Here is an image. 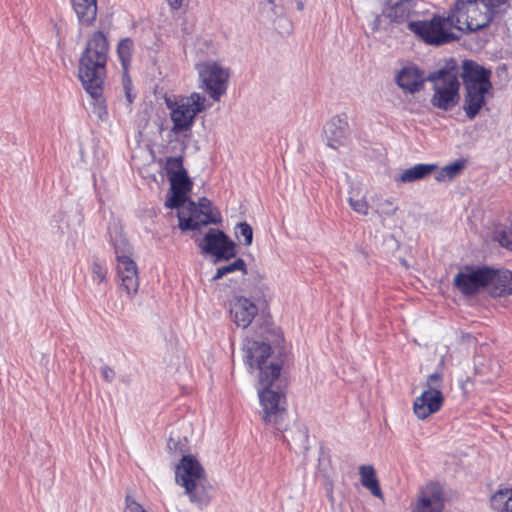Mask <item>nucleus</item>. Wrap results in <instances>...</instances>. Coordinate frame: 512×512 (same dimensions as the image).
<instances>
[{
    "label": "nucleus",
    "instance_id": "f257e3e1",
    "mask_svg": "<svg viewBox=\"0 0 512 512\" xmlns=\"http://www.w3.org/2000/svg\"><path fill=\"white\" fill-rule=\"evenodd\" d=\"M507 0H455L447 17L434 16L429 21L410 22L412 32L429 45L440 46L458 39L452 31H477L498 16Z\"/></svg>",
    "mask_w": 512,
    "mask_h": 512
},
{
    "label": "nucleus",
    "instance_id": "f03ea898",
    "mask_svg": "<svg viewBox=\"0 0 512 512\" xmlns=\"http://www.w3.org/2000/svg\"><path fill=\"white\" fill-rule=\"evenodd\" d=\"M108 52L109 44L106 35L102 31H94L88 38L78 66L79 79L93 99V113L102 120L108 115L103 98Z\"/></svg>",
    "mask_w": 512,
    "mask_h": 512
},
{
    "label": "nucleus",
    "instance_id": "7ed1b4c3",
    "mask_svg": "<svg viewBox=\"0 0 512 512\" xmlns=\"http://www.w3.org/2000/svg\"><path fill=\"white\" fill-rule=\"evenodd\" d=\"M454 287L465 296L486 292L491 296L512 294V272L487 266L465 265L453 278Z\"/></svg>",
    "mask_w": 512,
    "mask_h": 512
},
{
    "label": "nucleus",
    "instance_id": "20e7f679",
    "mask_svg": "<svg viewBox=\"0 0 512 512\" xmlns=\"http://www.w3.org/2000/svg\"><path fill=\"white\" fill-rule=\"evenodd\" d=\"M175 481L185 489L192 503L202 507L210 502L213 488L203 466L193 455H184L176 465Z\"/></svg>",
    "mask_w": 512,
    "mask_h": 512
},
{
    "label": "nucleus",
    "instance_id": "39448f33",
    "mask_svg": "<svg viewBox=\"0 0 512 512\" xmlns=\"http://www.w3.org/2000/svg\"><path fill=\"white\" fill-rule=\"evenodd\" d=\"M458 76L459 70L454 65H447L427 76V80L433 84L434 94L430 100L433 107L449 111L458 104L460 100Z\"/></svg>",
    "mask_w": 512,
    "mask_h": 512
},
{
    "label": "nucleus",
    "instance_id": "423d86ee",
    "mask_svg": "<svg viewBox=\"0 0 512 512\" xmlns=\"http://www.w3.org/2000/svg\"><path fill=\"white\" fill-rule=\"evenodd\" d=\"M206 97L198 92L189 96L172 100L165 98L166 107L169 110L172 121L171 132L175 135L186 134L194 124L196 116L205 110Z\"/></svg>",
    "mask_w": 512,
    "mask_h": 512
},
{
    "label": "nucleus",
    "instance_id": "0eeeda50",
    "mask_svg": "<svg viewBox=\"0 0 512 512\" xmlns=\"http://www.w3.org/2000/svg\"><path fill=\"white\" fill-rule=\"evenodd\" d=\"M244 361L250 369H259L261 385H271L280 376L281 365L271 362L265 365L266 359L271 355V347L265 342L252 339L245 340L243 344Z\"/></svg>",
    "mask_w": 512,
    "mask_h": 512
},
{
    "label": "nucleus",
    "instance_id": "6e6552de",
    "mask_svg": "<svg viewBox=\"0 0 512 512\" xmlns=\"http://www.w3.org/2000/svg\"><path fill=\"white\" fill-rule=\"evenodd\" d=\"M198 74L199 88L212 100L219 101L226 93L229 81V69L220 63L207 60L195 65Z\"/></svg>",
    "mask_w": 512,
    "mask_h": 512
},
{
    "label": "nucleus",
    "instance_id": "1a4fd4ad",
    "mask_svg": "<svg viewBox=\"0 0 512 512\" xmlns=\"http://www.w3.org/2000/svg\"><path fill=\"white\" fill-rule=\"evenodd\" d=\"M442 387L443 376L441 373H432L427 377L425 389L413 403V412L418 419L424 420L442 408L444 403Z\"/></svg>",
    "mask_w": 512,
    "mask_h": 512
},
{
    "label": "nucleus",
    "instance_id": "9d476101",
    "mask_svg": "<svg viewBox=\"0 0 512 512\" xmlns=\"http://www.w3.org/2000/svg\"><path fill=\"white\" fill-rule=\"evenodd\" d=\"M271 385H262L263 390L259 391V399L262 406V420L273 425L277 430L283 428V421L286 417V397L284 392L274 390Z\"/></svg>",
    "mask_w": 512,
    "mask_h": 512
},
{
    "label": "nucleus",
    "instance_id": "9b49d317",
    "mask_svg": "<svg viewBox=\"0 0 512 512\" xmlns=\"http://www.w3.org/2000/svg\"><path fill=\"white\" fill-rule=\"evenodd\" d=\"M445 506L442 486L429 482L421 487L411 503V512H443Z\"/></svg>",
    "mask_w": 512,
    "mask_h": 512
},
{
    "label": "nucleus",
    "instance_id": "f8f14e48",
    "mask_svg": "<svg viewBox=\"0 0 512 512\" xmlns=\"http://www.w3.org/2000/svg\"><path fill=\"white\" fill-rule=\"evenodd\" d=\"M231 321L242 329L248 328L254 320L258 322L260 315L259 301L245 296H235L230 301Z\"/></svg>",
    "mask_w": 512,
    "mask_h": 512
},
{
    "label": "nucleus",
    "instance_id": "ddd939ff",
    "mask_svg": "<svg viewBox=\"0 0 512 512\" xmlns=\"http://www.w3.org/2000/svg\"><path fill=\"white\" fill-rule=\"evenodd\" d=\"M202 253L216 256L217 259H229L235 256V244L220 230L211 229L199 244Z\"/></svg>",
    "mask_w": 512,
    "mask_h": 512
},
{
    "label": "nucleus",
    "instance_id": "4468645a",
    "mask_svg": "<svg viewBox=\"0 0 512 512\" xmlns=\"http://www.w3.org/2000/svg\"><path fill=\"white\" fill-rule=\"evenodd\" d=\"M178 213L179 228L182 231L197 230L202 226L216 224L221 221L220 214H206L199 211L197 205L193 201H188L186 206Z\"/></svg>",
    "mask_w": 512,
    "mask_h": 512
},
{
    "label": "nucleus",
    "instance_id": "2eb2a0df",
    "mask_svg": "<svg viewBox=\"0 0 512 512\" xmlns=\"http://www.w3.org/2000/svg\"><path fill=\"white\" fill-rule=\"evenodd\" d=\"M323 138L332 149H339L347 144L349 139V123L346 113L332 116L324 125Z\"/></svg>",
    "mask_w": 512,
    "mask_h": 512
},
{
    "label": "nucleus",
    "instance_id": "dca6fc26",
    "mask_svg": "<svg viewBox=\"0 0 512 512\" xmlns=\"http://www.w3.org/2000/svg\"><path fill=\"white\" fill-rule=\"evenodd\" d=\"M119 288L132 298L139 288L138 268L130 256H119L117 260Z\"/></svg>",
    "mask_w": 512,
    "mask_h": 512
},
{
    "label": "nucleus",
    "instance_id": "f3484780",
    "mask_svg": "<svg viewBox=\"0 0 512 512\" xmlns=\"http://www.w3.org/2000/svg\"><path fill=\"white\" fill-rule=\"evenodd\" d=\"M459 74L463 79L465 87H492V83L490 81L491 71L485 69L474 61H463L462 71Z\"/></svg>",
    "mask_w": 512,
    "mask_h": 512
},
{
    "label": "nucleus",
    "instance_id": "a211bd4d",
    "mask_svg": "<svg viewBox=\"0 0 512 512\" xmlns=\"http://www.w3.org/2000/svg\"><path fill=\"white\" fill-rule=\"evenodd\" d=\"M171 185V196L167 199L165 205L168 208H180L187 202L186 194L192 188V182L186 173L169 178Z\"/></svg>",
    "mask_w": 512,
    "mask_h": 512
},
{
    "label": "nucleus",
    "instance_id": "6ab92c4d",
    "mask_svg": "<svg viewBox=\"0 0 512 512\" xmlns=\"http://www.w3.org/2000/svg\"><path fill=\"white\" fill-rule=\"evenodd\" d=\"M491 89L492 87L484 86L465 87L466 94L463 101V110L470 120L474 119L480 112L485 104L486 94H488Z\"/></svg>",
    "mask_w": 512,
    "mask_h": 512
},
{
    "label": "nucleus",
    "instance_id": "aec40b11",
    "mask_svg": "<svg viewBox=\"0 0 512 512\" xmlns=\"http://www.w3.org/2000/svg\"><path fill=\"white\" fill-rule=\"evenodd\" d=\"M426 80L427 77L416 67H404L396 76L398 86L410 94L421 90Z\"/></svg>",
    "mask_w": 512,
    "mask_h": 512
},
{
    "label": "nucleus",
    "instance_id": "412c9836",
    "mask_svg": "<svg viewBox=\"0 0 512 512\" xmlns=\"http://www.w3.org/2000/svg\"><path fill=\"white\" fill-rule=\"evenodd\" d=\"M70 2L79 24L83 27L93 26L98 13L97 0H70Z\"/></svg>",
    "mask_w": 512,
    "mask_h": 512
},
{
    "label": "nucleus",
    "instance_id": "4be33fe9",
    "mask_svg": "<svg viewBox=\"0 0 512 512\" xmlns=\"http://www.w3.org/2000/svg\"><path fill=\"white\" fill-rule=\"evenodd\" d=\"M414 12V3L412 0H398L385 8V16H387L391 22L397 24L407 22V26H409L411 22L409 19ZM409 30L412 31L411 29Z\"/></svg>",
    "mask_w": 512,
    "mask_h": 512
},
{
    "label": "nucleus",
    "instance_id": "5701e85b",
    "mask_svg": "<svg viewBox=\"0 0 512 512\" xmlns=\"http://www.w3.org/2000/svg\"><path fill=\"white\" fill-rule=\"evenodd\" d=\"M436 164H416L402 171L396 181L401 183H411L422 180L437 170Z\"/></svg>",
    "mask_w": 512,
    "mask_h": 512
},
{
    "label": "nucleus",
    "instance_id": "b1692460",
    "mask_svg": "<svg viewBox=\"0 0 512 512\" xmlns=\"http://www.w3.org/2000/svg\"><path fill=\"white\" fill-rule=\"evenodd\" d=\"M359 475L362 486L369 490L373 496L383 499V493L374 467L372 465H361L359 467Z\"/></svg>",
    "mask_w": 512,
    "mask_h": 512
},
{
    "label": "nucleus",
    "instance_id": "393cba45",
    "mask_svg": "<svg viewBox=\"0 0 512 512\" xmlns=\"http://www.w3.org/2000/svg\"><path fill=\"white\" fill-rule=\"evenodd\" d=\"M490 505L496 512H512V488L495 492L490 498Z\"/></svg>",
    "mask_w": 512,
    "mask_h": 512
},
{
    "label": "nucleus",
    "instance_id": "a878e982",
    "mask_svg": "<svg viewBox=\"0 0 512 512\" xmlns=\"http://www.w3.org/2000/svg\"><path fill=\"white\" fill-rule=\"evenodd\" d=\"M466 161L458 159L444 167H442L435 175V179L439 182L450 181L457 177L464 169Z\"/></svg>",
    "mask_w": 512,
    "mask_h": 512
},
{
    "label": "nucleus",
    "instance_id": "bb28decb",
    "mask_svg": "<svg viewBox=\"0 0 512 512\" xmlns=\"http://www.w3.org/2000/svg\"><path fill=\"white\" fill-rule=\"evenodd\" d=\"M349 194L348 203L351 209L360 215L367 216L369 214L370 205L365 195L360 190H352Z\"/></svg>",
    "mask_w": 512,
    "mask_h": 512
},
{
    "label": "nucleus",
    "instance_id": "cd10ccee",
    "mask_svg": "<svg viewBox=\"0 0 512 512\" xmlns=\"http://www.w3.org/2000/svg\"><path fill=\"white\" fill-rule=\"evenodd\" d=\"M134 50V42L131 38L121 39L117 45V54L121 61L122 67L126 72L130 65L132 53Z\"/></svg>",
    "mask_w": 512,
    "mask_h": 512
},
{
    "label": "nucleus",
    "instance_id": "c85d7f7f",
    "mask_svg": "<svg viewBox=\"0 0 512 512\" xmlns=\"http://www.w3.org/2000/svg\"><path fill=\"white\" fill-rule=\"evenodd\" d=\"M398 210V206L395 205L392 199H380L376 204L374 213L377 214L381 219L382 226H385V216H393Z\"/></svg>",
    "mask_w": 512,
    "mask_h": 512
},
{
    "label": "nucleus",
    "instance_id": "c756f323",
    "mask_svg": "<svg viewBox=\"0 0 512 512\" xmlns=\"http://www.w3.org/2000/svg\"><path fill=\"white\" fill-rule=\"evenodd\" d=\"M235 271H240L242 275L246 274V264L243 259L238 258L233 263L219 267L213 276V280L221 279L223 276Z\"/></svg>",
    "mask_w": 512,
    "mask_h": 512
},
{
    "label": "nucleus",
    "instance_id": "7c9ffc66",
    "mask_svg": "<svg viewBox=\"0 0 512 512\" xmlns=\"http://www.w3.org/2000/svg\"><path fill=\"white\" fill-rule=\"evenodd\" d=\"M164 168L168 178H172L174 176L181 175V173L187 172L183 166V159L181 156L168 157L166 159Z\"/></svg>",
    "mask_w": 512,
    "mask_h": 512
},
{
    "label": "nucleus",
    "instance_id": "2f4dec72",
    "mask_svg": "<svg viewBox=\"0 0 512 512\" xmlns=\"http://www.w3.org/2000/svg\"><path fill=\"white\" fill-rule=\"evenodd\" d=\"M112 243L115 249L116 260L119 256H130L131 257V246L127 239L121 234H117L112 237Z\"/></svg>",
    "mask_w": 512,
    "mask_h": 512
},
{
    "label": "nucleus",
    "instance_id": "473e14b6",
    "mask_svg": "<svg viewBox=\"0 0 512 512\" xmlns=\"http://www.w3.org/2000/svg\"><path fill=\"white\" fill-rule=\"evenodd\" d=\"M496 238L502 247L512 251V221L496 232Z\"/></svg>",
    "mask_w": 512,
    "mask_h": 512
},
{
    "label": "nucleus",
    "instance_id": "72a5a7b5",
    "mask_svg": "<svg viewBox=\"0 0 512 512\" xmlns=\"http://www.w3.org/2000/svg\"><path fill=\"white\" fill-rule=\"evenodd\" d=\"M235 236L239 241H240L241 237H243L244 244L246 246L251 245L252 240H253L252 227L246 222H241V223L237 224L236 230H235Z\"/></svg>",
    "mask_w": 512,
    "mask_h": 512
},
{
    "label": "nucleus",
    "instance_id": "f704fd0d",
    "mask_svg": "<svg viewBox=\"0 0 512 512\" xmlns=\"http://www.w3.org/2000/svg\"><path fill=\"white\" fill-rule=\"evenodd\" d=\"M92 277L93 280L97 281L98 284L105 282L107 279V268L103 266L100 262H93Z\"/></svg>",
    "mask_w": 512,
    "mask_h": 512
},
{
    "label": "nucleus",
    "instance_id": "c9c22d12",
    "mask_svg": "<svg viewBox=\"0 0 512 512\" xmlns=\"http://www.w3.org/2000/svg\"><path fill=\"white\" fill-rule=\"evenodd\" d=\"M386 18L387 16H385V11L383 12L382 15H376L368 25L371 33H375L384 29L383 22Z\"/></svg>",
    "mask_w": 512,
    "mask_h": 512
},
{
    "label": "nucleus",
    "instance_id": "e433bc0d",
    "mask_svg": "<svg viewBox=\"0 0 512 512\" xmlns=\"http://www.w3.org/2000/svg\"><path fill=\"white\" fill-rule=\"evenodd\" d=\"M197 208L199 211L205 212L206 214H220L219 212L213 210L212 203L205 197L199 200Z\"/></svg>",
    "mask_w": 512,
    "mask_h": 512
},
{
    "label": "nucleus",
    "instance_id": "4c0bfd02",
    "mask_svg": "<svg viewBox=\"0 0 512 512\" xmlns=\"http://www.w3.org/2000/svg\"><path fill=\"white\" fill-rule=\"evenodd\" d=\"M124 512H146L143 507L135 502L134 500H131L129 497L126 498V508Z\"/></svg>",
    "mask_w": 512,
    "mask_h": 512
},
{
    "label": "nucleus",
    "instance_id": "58836bf2",
    "mask_svg": "<svg viewBox=\"0 0 512 512\" xmlns=\"http://www.w3.org/2000/svg\"><path fill=\"white\" fill-rule=\"evenodd\" d=\"M101 375L106 382L110 383L115 378V371L111 367L105 365L101 368Z\"/></svg>",
    "mask_w": 512,
    "mask_h": 512
},
{
    "label": "nucleus",
    "instance_id": "ea45409f",
    "mask_svg": "<svg viewBox=\"0 0 512 512\" xmlns=\"http://www.w3.org/2000/svg\"><path fill=\"white\" fill-rule=\"evenodd\" d=\"M124 89H125V94H126V98L128 100L129 103H132L133 101V98H132V95H131V88H130V80L129 79H124Z\"/></svg>",
    "mask_w": 512,
    "mask_h": 512
},
{
    "label": "nucleus",
    "instance_id": "a19ab883",
    "mask_svg": "<svg viewBox=\"0 0 512 512\" xmlns=\"http://www.w3.org/2000/svg\"><path fill=\"white\" fill-rule=\"evenodd\" d=\"M169 6L173 10H178L182 6L183 0H167Z\"/></svg>",
    "mask_w": 512,
    "mask_h": 512
},
{
    "label": "nucleus",
    "instance_id": "79ce46f5",
    "mask_svg": "<svg viewBox=\"0 0 512 512\" xmlns=\"http://www.w3.org/2000/svg\"><path fill=\"white\" fill-rule=\"evenodd\" d=\"M297 7H298V9H299V10H302V9H303V4H302V2H299V3L297 4Z\"/></svg>",
    "mask_w": 512,
    "mask_h": 512
},
{
    "label": "nucleus",
    "instance_id": "37998d69",
    "mask_svg": "<svg viewBox=\"0 0 512 512\" xmlns=\"http://www.w3.org/2000/svg\"><path fill=\"white\" fill-rule=\"evenodd\" d=\"M269 4L271 5H274L275 4V0H266Z\"/></svg>",
    "mask_w": 512,
    "mask_h": 512
}]
</instances>
